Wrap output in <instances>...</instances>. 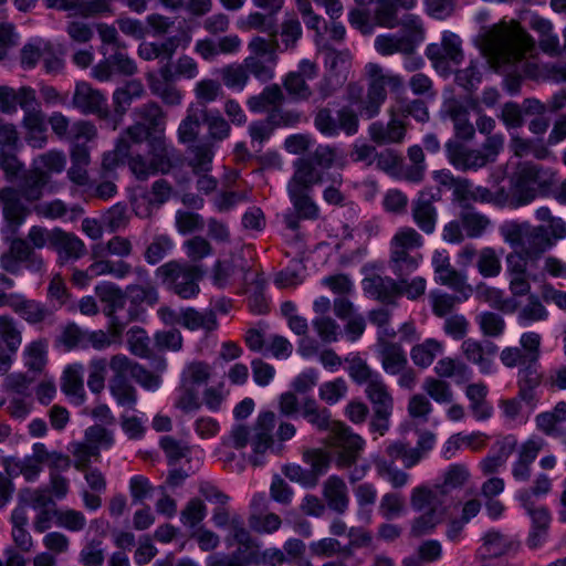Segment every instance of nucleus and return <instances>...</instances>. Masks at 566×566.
Here are the masks:
<instances>
[{
  "instance_id": "1",
  "label": "nucleus",
  "mask_w": 566,
  "mask_h": 566,
  "mask_svg": "<svg viewBox=\"0 0 566 566\" xmlns=\"http://www.w3.org/2000/svg\"><path fill=\"white\" fill-rule=\"evenodd\" d=\"M302 416L316 430L329 431L328 443L336 449L334 462L337 469L349 468L359 459L365 440L343 422L333 420L327 408H321L315 399L308 398L302 405Z\"/></svg>"
},
{
  "instance_id": "2",
  "label": "nucleus",
  "mask_w": 566,
  "mask_h": 566,
  "mask_svg": "<svg viewBox=\"0 0 566 566\" xmlns=\"http://www.w3.org/2000/svg\"><path fill=\"white\" fill-rule=\"evenodd\" d=\"M49 182L50 175L43 169L34 167L23 176L17 189L12 187L0 189V202L7 233L15 235L30 214V210L21 201V197L29 202L40 200Z\"/></svg>"
},
{
  "instance_id": "3",
  "label": "nucleus",
  "mask_w": 566,
  "mask_h": 566,
  "mask_svg": "<svg viewBox=\"0 0 566 566\" xmlns=\"http://www.w3.org/2000/svg\"><path fill=\"white\" fill-rule=\"evenodd\" d=\"M483 40L490 56L500 65H515L535 49L533 38L516 21L494 24Z\"/></svg>"
},
{
  "instance_id": "4",
  "label": "nucleus",
  "mask_w": 566,
  "mask_h": 566,
  "mask_svg": "<svg viewBox=\"0 0 566 566\" xmlns=\"http://www.w3.org/2000/svg\"><path fill=\"white\" fill-rule=\"evenodd\" d=\"M148 147L150 160L135 154L128 161L129 170L138 180H147L158 172L168 174L181 163L180 153L169 143L164 135H155L145 140Z\"/></svg>"
},
{
  "instance_id": "5",
  "label": "nucleus",
  "mask_w": 566,
  "mask_h": 566,
  "mask_svg": "<svg viewBox=\"0 0 566 566\" xmlns=\"http://www.w3.org/2000/svg\"><path fill=\"white\" fill-rule=\"evenodd\" d=\"M155 275L167 291L182 300H192L200 293L205 270L198 264L171 260L158 266Z\"/></svg>"
},
{
  "instance_id": "6",
  "label": "nucleus",
  "mask_w": 566,
  "mask_h": 566,
  "mask_svg": "<svg viewBox=\"0 0 566 566\" xmlns=\"http://www.w3.org/2000/svg\"><path fill=\"white\" fill-rule=\"evenodd\" d=\"M500 234L511 248L534 258L554 244L546 227L533 226L527 221H506L500 227Z\"/></svg>"
},
{
  "instance_id": "7",
  "label": "nucleus",
  "mask_w": 566,
  "mask_h": 566,
  "mask_svg": "<svg viewBox=\"0 0 566 566\" xmlns=\"http://www.w3.org/2000/svg\"><path fill=\"white\" fill-rule=\"evenodd\" d=\"M422 243V237L413 228H403L392 237L389 269L398 279L408 276L418 269L422 261L418 249Z\"/></svg>"
},
{
  "instance_id": "8",
  "label": "nucleus",
  "mask_w": 566,
  "mask_h": 566,
  "mask_svg": "<svg viewBox=\"0 0 566 566\" xmlns=\"http://www.w3.org/2000/svg\"><path fill=\"white\" fill-rule=\"evenodd\" d=\"M277 39L266 40L259 35L253 36L248 43L250 55L243 60L248 74L261 83L273 80L277 64Z\"/></svg>"
},
{
  "instance_id": "9",
  "label": "nucleus",
  "mask_w": 566,
  "mask_h": 566,
  "mask_svg": "<svg viewBox=\"0 0 566 566\" xmlns=\"http://www.w3.org/2000/svg\"><path fill=\"white\" fill-rule=\"evenodd\" d=\"M95 294L104 304L103 312L109 319V333L114 337L122 336L128 323L129 308L125 315L120 312L124 311L127 303V294L117 284L108 281H103L95 286Z\"/></svg>"
},
{
  "instance_id": "10",
  "label": "nucleus",
  "mask_w": 566,
  "mask_h": 566,
  "mask_svg": "<svg viewBox=\"0 0 566 566\" xmlns=\"http://www.w3.org/2000/svg\"><path fill=\"white\" fill-rule=\"evenodd\" d=\"M21 265L31 273L42 274L46 271V263L40 252L21 238H12L9 250L0 255V266L8 273L18 275Z\"/></svg>"
},
{
  "instance_id": "11",
  "label": "nucleus",
  "mask_w": 566,
  "mask_h": 566,
  "mask_svg": "<svg viewBox=\"0 0 566 566\" xmlns=\"http://www.w3.org/2000/svg\"><path fill=\"white\" fill-rule=\"evenodd\" d=\"M314 126L319 134L327 138L338 137L342 133L346 136H354L359 129V118L358 114L349 106H343L336 112L324 106L315 113Z\"/></svg>"
},
{
  "instance_id": "12",
  "label": "nucleus",
  "mask_w": 566,
  "mask_h": 566,
  "mask_svg": "<svg viewBox=\"0 0 566 566\" xmlns=\"http://www.w3.org/2000/svg\"><path fill=\"white\" fill-rule=\"evenodd\" d=\"M366 74L369 78L367 95L360 101L358 106L359 115L364 118L370 119L376 117L382 104L387 98V86H397L399 78L396 76H388L382 73L379 64L368 63L365 66Z\"/></svg>"
},
{
  "instance_id": "13",
  "label": "nucleus",
  "mask_w": 566,
  "mask_h": 566,
  "mask_svg": "<svg viewBox=\"0 0 566 566\" xmlns=\"http://www.w3.org/2000/svg\"><path fill=\"white\" fill-rule=\"evenodd\" d=\"M381 266L376 263H367L363 268L365 274L361 280V289L364 294L374 301L384 305H396L398 300L401 298L400 283L398 279L382 275L379 273Z\"/></svg>"
},
{
  "instance_id": "14",
  "label": "nucleus",
  "mask_w": 566,
  "mask_h": 566,
  "mask_svg": "<svg viewBox=\"0 0 566 566\" xmlns=\"http://www.w3.org/2000/svg\"><path fill=\"white\" fill-rule=\"evenodd\" d=\"M134 113L137 117L136 123L124 130L133 143L140 146L149 137L163 135L166 115L157 103H146L135 108Z\"/></svg>"
},
{
  "instance_id": "15",
  "label": "nucleus",
  "mask_w": 566,
  "mask_h": 566,
  "mask_svg": "<svg viewBox=\"0 0 566 566\" xmlns=\"http://www.w3.org/2000/svg\"><path fill=\"white\" fill-rule=\"evenodd\" d=\"M21 108L24 113L22 125L25 129V142L32 148H43L48 143L46 119L40 109L35 91H27Z\"/></svg>"
},
{
  "instance_id": "16",
  "label": "nucleus",
  "mask_w": 566,
  "mask_h": 566,
  "mask_svg": "<svg viewBox=\"0 0 566 566\" xmlns=\"http://www.w3.org/2000/svg\"><path fill=\"white\" fill-rule=\"evenodd\" d=\"M109 368L114 374L109 380L112 396L119 406L133 409L137 402V394L129 381L132 360L125 355H115L111 359Z\"/></svg>"
},
{
  "instance_id": "17",
  "label": "nucleus",
  "mask_w": 566,
  "mask_h": 566,
  "mask_svg": "<svg viewBox=\"0 0 566 566\" xmlns=\"http://www.w3.org/2000/svg\"><path fill=\"white\" fill-rule=\"evenodd\" d=\"M188 153V165L192 172L198 176L196 184L198 191L205 195L213 192L218 185L217 179L209 175L214 156L213 145L210 142H200L197 145L189 146Z\"/></svg>"
},
{
  "instance_id": "18",
  "label": "nucleus",
  "mask_w": 566,
  "mask_h": 566,
  "mask_svg": "<svg viewBox=\"0 0 566 566\" xmlns=\"http://www.w3.org/2000/svg\"><path fill=\"white\" fill-rule=\"evenodd\" d=\"M93 262L85 269H74L71 282L78 289L87 287L91 282L102 275H112L117 280H124L132 273V265L123 260H92Z\"/></svg>"
},
{
  "instance_id": "19",
  "label": "nucleus",
  "mask_w": 566,
  "mask_h": 566,
  "mask_svg": "<svg viewBox=\"0 0 566 566\" xmlns=\"http://www.w3.org/2000/svg\"><path fill=\"white\" fill-rule=\"evenodd\" d=\"M441 199L440 188H426L418 192L411 206L413 222L427 234L433 233L437 223L434 202Z\"/></svg>"
},
{
  "instance_id": "20",
  "label": "nucleus",
  "mask_w": 566,
  "mask_h": 566,
  "mask_svg": "<svg viewBox=\"0 0 566 566\" xmlns=\"http://www.w3.org/2000/svg\"><path fill=\"white\" fill-rule=\"evenodd\" d=\"M235 533L227 535L226 544L228 547L237 545V548L230 553L248 566H254L258 560V554L262 547L261 542L253 537L247 530L245 523L239 518L234 520Z\"/></svg>"
},
{
  "instance_id": "21",
  "label": "nucleus",
  "mask_w": 566,
  "mask_h": 566,
  "mask_svg": "<svg viewBox=\"0 0 566 566\" xmlns=\"http://www.w3.org/2000/svg\"><path fill=\"white\" fill-rule=\"evenodd\" d=\"M22 343L21 332L9 315H0V371H9Z\"/></svg>"
},
{
  "instance_id": "22",
  "label": "nucleus",
  "mask_w": 566,
  "mask_h": 566,
  "mask_svg": "<svg viewBox=\"0 0 566 566\" xmlns=\"http://www.w3.org/2000/svg\"><path fill=\"white\" fill-rule=\"evenodd\" d=\"M544 175L543 167L537 164L524 163L518 166L514 182L515 192L518 193V206H525L535 199V189L532 187L543 186L546 182Z\"/></svg>"
},
{
  "instance_id": "23",
  "label": "nucleus",
  "mask_w": 566,
  "mask_h": 566,
  "mask_svg": "<svg viewBox=\"0 0 566 566\" xmlns=\"http://www.w3.org/2000/svg\"><path fill=\"white\" fill-rule=\"evenodd\" d=\"M294 174L287 184L289 187L313 190L315 185H321L328 180H332L333 184H342L340 175L329 178L327 171H323L313 160L307 158L297 159L294 163Z\"/></svg>"
},
{
  "instance_id": "24",
  "label": "nucleus",
  "mask_w": 566,
  "mask_h": 566,
  "mask_svg": "<svg viewBox=\"0 0 566 566\" xmlns=\"http://www.w3.org/2000/svg\"><path fill=\"white\" fill-rule=\"evenodd\" d=\"M440 112L443 118L452 122L455 140L469 142L473 139L475 127L470 122L468 107L461 101L455 97L444 101Z\"/></svg>"
},
{
  "instance_id": "25",
  "label": "nucleus",
  "mask_w": 566,
  "mask_h": 566,
  "mask_svg": "<svg viewBox=\"0 0 566 566\" xmlns=\"http://www.w3.org/2000/svg\"><path fill=\"white\" fill-rule=\"evenodd\" d=\"M73 105L85 115L92 114L103 119L109 115L106 96L86 82L76 84Z\"/></svg>"
},
{
  "instance_id": "26",
  "label": "nucleus",
  "mask_w": 566,
  "mask_h": 566,
  "mask_svg": "<svg viewBox=\"0 0 566 566\" xmlns=\"http://www.w3.org/2000/svg\"><path fill=\"white\" fill-rule=\"evenodd\" d=\"M444 147L449 163L457 170L476 171L489 164L480 149H470L459 140L449 139Z\"/></svg>"
},
{
  "instance_id": "27",
  "label": "nucleus",
  "mask_w": 566,
  "mask_h": 566,
  "mask_svg": "<svg viewBox=\"0 0 566 566\" xmlns=\"http://www.w3.org/2000/svg\"><path fill=\"white\" fill-rule=\"evenodd\" d=\"M544 380L539 363H528L517 373V397L528 407L535 408L541 400L538 388L544 385Z\"/></svg>"
},
{
  "instance_id": "28",
  "label": "nucleus",
  "mask_w": 566,
  "mask_h": 566,
  "mask_svg": "<svg viewBox=\"0 0 566 566\" xmlns=\"http://www.w3.org/2000/svg\"><path fill=\"white\" fill-rule=\"evenodd\" d=\"M242 40L237 34L218 38H203L196 41L193 51L207 62L214 61L219 55H234L240 52Z\"/></svg>"
},
{
  "instance_id": "29",
  "label": "nucleus",
  "mask_w": 566,
  "mask_h": 566,
  "mask_svg": "<svg viewBox=\"0 0 566 566\" xmlns=\"http://www.w3.org/2000/svg\"><path fill=\"white\" fill-rule=\"evenodd\" d=\"M461 348L465 358L476 365L481 374L489 375L495 371L494 357L499 347L493 342L468 338L463 340Z\"/></svg>"
},
{
  "instance_id": "30",
  "label": "nucleus",
  "mask_w": 566,
  "mask_h": 566,
  "mask_svg": "<svg viewBox=\"0 0 566 566\" xmlns=\"http://www.w3.org/2000/svg\"><path fill=\"white\" fill-rule=\"evenodd\" d=\"M275 413L273 411L260 412L253 427V436L251 438V446L254 457L251 458L253 465H260L262 462L259 455L265 453L273 444L272 431L275 427Z\"/></svg>"
},
{
  "instance_id": "31",
  "label": "nucleus",
  "mask_w": 566,
  "mask_h": 566,
  "mask_svg": "<svg viewBox=\"0 0 566 566\" xmlns=\"http://www.w3.org/2000/svg\"><path fill=\"white\" fill-rule=\"evenodd\" d=\"M52 249L57 253L61 264L77 261L86 254L85 243L74 233L61 228L53 229Z\"/></svg>"
},
{
  "instance_id": "32",
  "label": "nucleus",
  "mask_w": 566,
  "mask_h": 566,
  "mask_svg": "<svg viewBox=\"0 0 566 566\" xmlns=\"http://www.w3.org/2000/svg\"><path fill=\"white\" fill-rule=\"evenodd\" d=\"M489 392V386L484 381L469 384L464 389L469 411L478 422L488 421L494 415V407L488 399Z\"/></svg>"
},
{
  "instance_id": "33",
  "label": "nucleus",
  "mask_w": 566,
  "mask_h": 566,
  "mask_svg": "<svg viewBox=\"0 0 566 566\" xmlns=\"http://www.w3.org/2000/svg\"><path fill=\"white\" fill-rule=\"evenodd\" d=\"M377 358L384 371L396 376L408 365L407 354L399 343L379 338L377 343Z\"/></svg>"
},
{
  "instance_id": "34",
  "label": "nucleus",
  "mask_w": 566,
  "mask_h": 566,
  "mask_svg": "<svg viewBox=\"0 0 566 566\" xmlns=\"http://www.w3.org/2000/svg\"><path fill=\"white\" fill-rule=\"evenodd\" d=\"M127 300L129 302V318L137 321L144 312L143 304L154 306L158 303L159 295L157 287L151 283L129 284L126 287Z\"/></svg>"
},
{
  "instance_id": "35",
  "label": "nucleus",
  "mask_w": 566,
  "mask_h": 566,
  "mask_svg": "<svg viewBox=\"0 0 566 566\" xmlns=\"http://www.w3.org/2000/svg\"><path fill=\"white\" fill-rule=\"evenodd\" d=\"M207 119L203 104H190L186 117L180 122L177 136L180 144H192L197 140L201 126Z\"/></svg>"
},
{
  "instance_id": "36",
  "label": "nucleus",
  "mask_w": 566,
  "mask_h": 566,
  "mask_svg": "<svg viewBox=\"0 0 566 566\" xmlns=\"http://www.w3.org/2000/svg\"><path fill=\"white\" fill-rule=\"evenodd\" d=\"M541 451L539 444L534 440L524 442L517 454V459L512 464V476L516 482H527L532 473V464Z\"/></svg>"
},
{
  "instance_id": "37",
  "label": "nucleus",
  "mask_w": 566,
  "mask_h": 566,
  "mask_svg": "<svg viewBox=\"0 0 566 566\" xmlns=\"http://www.w3.org/2000/svg\"><path fill=\"white\" fill-rule=\"evenodd\" d=\"M323 495L329 510L338 514H343L348 510V491L342 478L331 475L324 483Z\"/></svg>"
},
{
  "instance_id": "38",
  "label": "nucleus",
  "mask_w": 566,
  "mask_h": 566,
  "mask_svg": "<svg viewBox=\"0 0 566 566\" xmlns=\"http://www.w3.org/2000/svg\"><path fill=\"white\" fill-rule=\"evenodd\" d=\"M313 190L301 189L287 186L289 199L294 211L301 216L303 220H317L319 218V207L312 197Z\"/></svg>"
},
{
  "instance_id": "39",
  "label": "nucleus",
  "mask_w": 566,
  "mask_h": 566,
  "mask_svg": "<svg viewBox=\"0 0 566 566\" xmlns=\"http://www.w3.org/2000/svg\"><path fill=\"white\" fill-rule=\"evenodd\" d=\"M137 144L133 143L132 139L126 136L123 132L115 148L111 151H107L103 156L102 167L106 171H112L116 169L119 165L127 164L132 157H135V147Z\"/></svg>"
},
{
  "instance_id": "40",
  "label": "nucleus",
  "mask_w": 566,
  "mask_h": 566,
  "mask_svg": "<svg viewBox=\"0 0 566 566\" xmlns=\"http://www.w3.org/2000/svg\"><path fill=\"white\" fill-rule=\"evenodd\" d=\"M369 134L377 144L401 143L406 136V126L402 120L392 117L387 125L379 122L373 123Z\"/></svg>"
},
{
  "instance_id": "41",
  "label": "nucleus",
  "mask_w": 566,
  "mask_h": 566,
  "mask_svg": "<svg viewBox=\"0 0 566 566\" xmlns=\"http://www.w3.org/2000/svg\"><path fill=\"white\" fill-rule=\"evenodd\" d=\"M83 366L81 364L70 365L64 370L62 391L74 405H82L85 401L83 384Z\"/></svg>"
},
{
  "instance_id": "42",
  "label": "nucleus",
  "mask_w": 566,
  "mask_h": 566,
  "mask_svg": "<svg viewBox=\"0 0 566 566\" xmlns=\"http://www.w3.org/2000/svg\"><path fill=\"white\" fill-rule=\"evenodd\" d=\"M177 323L190 331H213L218 326L213 311L200 312L193 307H187L180 312Z\"/></svg>"
},
{
  "instance_id": "43",
  "label": "nucleus",
  "mask_w": 566,
  "mask_h": 566,
  "mask_svg": "<svg viewBox=\"0 0 566 566\" xmlns=\"http://www.w3.org/2000/svg\"><path fill=\"white\" fill-rule=\"evenodd\" d=\"M159 446L164 451L168 465H176L181 460H186L188 463L196 462V457H200L202 451L195 452L188 446L181 443L171 436H164L159 440Z\"/></svg>"
},
{
  "instance_id": "44",
  "label": "nucleus",
  "mask_w": 566,
  "mask_h": 566,
  "mask_svg": "<svg viewBox=\"0 0 566 566\" xmlns=\"http://www.w3.org/2000/svg\"><path fill=\"white\" fill-rule=\"evenodd\" d=\"M483 544L488 552L493 556H501L511 552H516L520 547V541L515 536L501 533L494 528L484 534Z\"/></svg>"
},
{
  "instance_id": "45",
  "label": "nucleus",
  "mask_w": 566,
  "mask_h": 566,
  "mask_svg": "<svg viewBox=\"0 0 566 566\" xmlns=\"http://www.w3.org/2000/svg\"><path fill=\"white\" fill-rule=\"evenodd\" d=\"M144 92V85L138 80L128 81L122 87L116 88L113 94L115 113L123 116L132 105L133 101L140 98Z\"/></svg>"
},
{
  "instance_id": "46",
  "label": "nucleus",
  "mask_w": 566,
  "mask_h": 566,
  "mask_svg": "<svg viewBox=\"0 0 566 566\" xmlns=\"http://www.w3.org/2000/svg\"><path fill=\"white\" fill-rule=\"evenodd\" d=\"M13 312L31 325L44 322L50 315V311L44 304L28 300L22 294L19 295L15 305H13Z\"/></svg>"
},
{
  "instance_id": "47",
  "label": "nucleus",
  "mask_w": 566,
  "mask_h": 566,
  "mask_svg": "<svg viewBox=\"0 0 566 566\" xmlns=\"http://www.w3.org/2000/svg\"><path fill=\"white\" fill-rule=\"evenodd\" d=\"M442 490L438 486L436 489H429L423 485L416 486L411 491L410 504L415 512L439 510L442 505Z\"/></svg>"
},
{
  "instance_id": "48",
  "label": "nucleus",
  "mask_w": 566,
  "mask_h": 566,
  "mask_svg": "<svg viewBox=\"0 0 566 566\" xmlns=\"http://www.w3.org/2000/svg\"><path fill=\"white\" fill-rule=\"evenodd\" d=\"M284 96L281 87L277 84L268 85L263 91L251 96L248 102V108L251 113L260 114L265 112L269 107H277L282 103Z\"/></svg>"
},
{
  "instance_id": "49",
  "label": "nucleus",
  "mask_w": 566,
  "mask_h": 566,
  "mask_svg": "<svg viewBox=\"0 0 566 566\" xmlns=\"http://www.w3.org/2000/svg\"><path fill=\"white\" fill-rule=\"evenodd\" d=\"M373 463L377 476L388 482L394 489H401L409 483L410 475L398 469L396 464H390L384 458H374Z\"/></svg>"
},
{
  "instance_id": "50",
  "label": "nucleus",
  "mask_w": 566,
  "mask_h": 566,
  "mask_svg": "<svg viewBox=\"0 0 566 566\" xmlns=\"http://www.w3.org/2000/svg\"><path fill=\"white\" fill-rule=\"evenodd\" d=\"M365 391L367 398L373 403V409H394L392 396L381 375L375 376V378L366 385Z\"/></svg>"
},
{
  "instance_id": "51",
  "label": "nucleus",
  "mask_w": 566,
  "mask_h": 566,
  "mask_svg": "<svg viewBox=\"0 0 566 566\" xmlns=\"http://www.w3.org/2000/svg\"><path fill=\"white\" fill-rule=\"evenodd\" d=\"M454 83L469 94L475 92L482 83L480 62L471 60L468 66L457 70Z\"/></svg>"
},
{
  "instance_id": "52",
  "label": "nucleus",
  "mask_w": 566,
  "mask_h": 566,
  "mask_svg": "<svg viewBox=\"0 0 566 566\" xmlns=\"http://www.w3.org/2000/svg\"><path fill=\"white\" fill-rule=\"evenodd\" d=\"M399 24L401 25V30L398 34H400L403 41H408L407 45L415 52L416 48L424 39V30L420 17L406 14Z\"/></svg>"
},
{
  "instance_id": "53",
  "label": "nucleus",
  "mask_w": 566,
  "mask_h": 566,
  "mask_svg": "<svg viewBox=\"0 0 566 566\" xmlns=\"http://www.w3.org/2000/svg\"><path fill=\"white\" fill-rule=\"evenodd\" d=\"M441 352V343L434 338H428L423 343L415 345L411 348L410 356L415 365L420 368H427Z\"/></svg>"
},
{
  "instance_id": "54",
  "label": "nucleus",
  "mask_w": 566,
  "mask_h": 566,
  "mask_svg": "<svg viewBox=\"0 0 566 566\" xmlns=\"http://www.w3.org/2000/svg\"><path fill=\"white\" fill-rule=\"evenodd\" d=\"M460 219L462 221L463 229L468 238L482 237L488 230V228L491 226L490 218L475 210L461 211Z\"/></svg>"
},
{
  "instance_id": "55",
  "label": "nucleus",
  "mask_w": 566,
  "mask_h": 566,
  "mask_svg": "<svg viewBox=\"0 0 566 566\" xmlns=\"http://www.w3.org/2000/svg\"><path fill=\"white\" fill-rule=\"evenodd\" d=\"M421 514L415 517L410 526V535L413 537H420L430 534L439 525L443 517V511L440 510H427L420 512Z\"/></svg>"
},
{
  "instance_id": "56",
  "label": "nucleus",
  "mask_w": 566,
  "mask_h": 566,
  "mask_svg": "<svg viewBox=\"0 0 566 566\" xmlns=\"http://www.w3.org/2000/svg\"><path fill=\"white\" fill-rule=\"evenodd\" d=\"M202 406L197 387L181 382L176 391L175 407L189 413L198 411Z\"/></svg>"
},
{
  "instance_id": "57",
  "label": "nucleus",
  "mask_w": 566,
  "mask_h": 566,
  "mask_svg": "<svg viewBox=\"0 0 566 566\" xmlns=\"http://www.w3.org/2000/svg\"><path fill=\"white\" fill-rule=\"evenodd\" d=\"M408 41H403L400 34H380L375 39V49L382 56H389L395 53L411 54L413 53L407 45Z\"/></svg>"
},
{
  "instance_id": "58",
  "label": "nucleus",
  "mask_w": 566,
  "mask_h": 566,
  "mask_svg": "<svg viewBox=\"0 0 566 566\" xmlns=\"http://www.w3.org/2000/svg\"><path fill=\"white\" fill-rule=\"evenodd\" d=\"M274 17L275 15H270L269 13L266 15L259 11L251 12L248 14L241 28L243 30H256L266 33L271 38L270 40H274L279 33Z\"/></svg>"
},
{
  "instance_id": "59",
  "label": "nucleus",
  "mask_w": 566,
  "mask_h": 566,
  "mask_svg": "<svg viewBox=\"0 0 566 566\" xmlns=\"http://www.w3.org/2000/svg\"><path fill=\"white\" fill-rule=\"evenodd\" d=\"M438 262L439 259L433 258L432 263L440 283L454 290H460L465 283V276L451 266L449 256H443L444 264H439Z\"/></svg>"
},
{
  "instance_id": "60",
  "label": "nucleus",
  "mask_w": 566,
  "mask_h": 566,
  "mask_svg": "<svg viewBox=\"0 0 566 566\" xmlns=\"http://www.w3.org/2000/svg\"><path fill=\"white\" fill-rule=\"evenodd\" d=\"M221 78L228 88L241 92L249 82V74L244 63L229 64L221 70Z\"/></svg>"
},
{
  "instance_id": "61",
  "label": "nucleus",
  "mask_w": 566,
  "mask_h": 566,
  "mask_svg": "<svg viewBox=\"0 0 566 566\" xmlns=\"http://www.w3.org/2000/svg\"><path fill=\"white\" fill-rule=\"evenodd\" d=\"M302 460L310 465V469L316 474L319 480L329 469L332 455L322 448L308 449L303 452Z\"/></svg>"
},
{
  "instance_id": "62",
  "label": "nucleus",
  "mask_w": 566,
  "mask_h": 566,
  "mask_svg": "<svg viewBox=\"0 0 566 566\" xmlns=\"http://www.w3.org/2000/svg\"><path fill=\"white\" fill-rule=\"evenodd\" d=\"M476 268L483 277H494L501 273V260L493 248L486 247L479 252Z\"/></svg>"
},
{
  "instance_id": "63",
  "label": "nucleus",
  "mask_w": 566,
  "mask_h": 566,
  "mask_svg": "<svg viewBox=\"0 0 566 566\" xmlns=\"http://www.w3.org/2000/svg\"><path fill=\"white\" fill-rule=\"evenodd\" d=\"M174 242L168 235H157L148 244L144 253L145 261L155 265L164 260L172 250Z\"/></svg>"
},
{
  "instance_id": "64",
  "label": "nucleus",
  "mask_w": 566,
  "mask_h": 566,
  "mask_svg": "<svg viewBox=\"0 0 566 566\" xmlns=\"http://www.w3.org/2000/svg\"><path fill=\"white\" fill-rule=\"evenodd\" d=\"M348 391L347 382L344 378L338 377L329 381L323 382L318 388L321 400L332 406L345 398Z\"/></svg>"
}]
</instances>
